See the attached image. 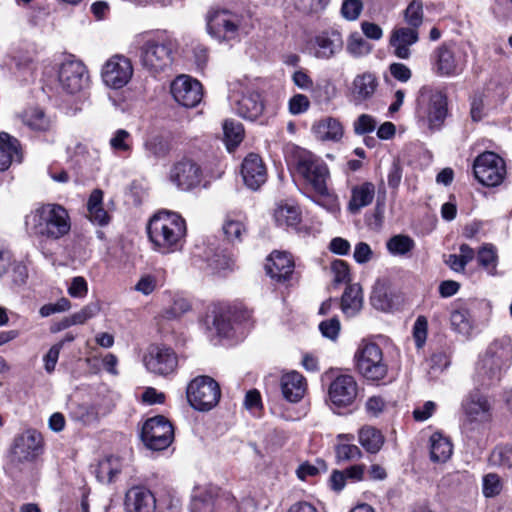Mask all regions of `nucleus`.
<instances>
[{"label": "nucleus", "mask_w": 512, "mask_h": 512, "mask_svg": "<svg viewBox=\"0 0 512 512\" xmlns=\"http://www.w3.org/2000/svg\"><path fill=\"white\" fill-rule=\"evenodd\" d=\"M143 363L150 373L167 376L175 372L178 358L171 348L154 345L147 350Z\"/></svg>", "instance_id": "a211bd4d"}, {"label": "nucleus", "mask_w": 512, "mask_h": 512, "mask_svg": "<svg viewBox=\"0 0 512 512\" xmlns=\"http://www.w3.org/2000/svg\"><path fill=\"white\" fill-rule=\"evenodd\" d=\"M389 72L391 76L401 82L406 83L412 77L411 69L404 63L401 62H393L389 65Z\"/></svg>", "instance_id": "0e129e2a"}, {"label": "nucleus", "mask_w": 512, "mask_h": 512, "mask_svg": "<svg viewBox=\"0 0 512 512\" xmlns=\"http://www.w3.org/2000/svg\"><path fill=\"white\" fill-rule=\"evenodd\" d=\"M357 371L367 380L378 382L388 373V364L381 347L369 341H361L354 354Z\"/></svg>", "instance_id": "423d86ee"}, {"label": "nucleus", "mask_w": 512, "mask_h": 512, "mask_svg": "<svg viewBox=\"0 0 512 512\" xmlns=\"http://www.w3.org/2000/svg\"><path fill=\"white\" fill-rule=\"evenodd\" d=\"M329 0H294L297 10L304 14H312L322 11Z\"/></svg>", "instance_id": "5fc2aeb1"}, {"label": "nucleus", "mask_w": 512, "mask_h": 512, "mask_svg": "<svg viewBox=\"0 0 512 512\" xmlns=\"http://www.w3.org/2000/svg\"><path fill=\"white\" fill-rule=\"evenodd\" d=\"M147 233L155 251L161 254L174 253L185 242L186 222L178 213L162 210L149 220Z\"/></svg>", "instance_id": "f257e3e1"}, {"label": "nucleus", "mask_w": 512, "mask_h": 512, "mask_svg": "<svg viewBox=\"0 0 512 512\" xmlns=\"http://www.w3.org/2000/svg\"><path fill=\"white\" fill-rule=\"evenodd\" d=\"M124 506L127 512H155L156 498L144 486H133L125 494Z\"/></svg>", "instance_id": "b1692460"}, {"label": "nucleus", "mask_w": 512, "mask_h": 512, "mask_svg": "<svg viewBox=\"0 0 512 512\" xmlns=\"http://www.w3.org/2000/svg\"><path fill=\"white\" fill-rule=\"evenodd\" d=\"M213 326L220 335H227L231 329L230 319L226 312L221 310L213 311Z\"/></svg>", "instance_id": "338daca9"}, {"label": "nucleus", "mask_w": 512, "mask_h": 512, "mask_svg": "<svg viewBox=\"0 0 512 512\" xmlns=\"http://www.w3.org/2000/svg\"><path fill=\"white\" fill-rule=\"evenodd\" d=\"M428 322L424 316H419L413 326V338L418 349H421L427 338Z\"/></svg>", "instance_id": "4d7b16f0"}, {"label": "nucleus", "mask_w": 512, "mask_h": 512, "mask_svg": "<svg viewBox=\"0 0 512 512\" xmlns=\"http://www.w3.org/2000/svg\"><path fill=\"white\" fill-rule=\"evenodd\" d=\"M204 177L202 166L194 159L184 157L173 164L169 180L181 191H191L201 185Z\"/></svg>", "instance_id": "ddd939ff"}, {"label": "nucleus", "mask_w": 512, "mask_h": 512, "mask_svg": "<svg viewBox=\"0 0 512 512\" xmlns=\"http://www.w3.org/2000/svg\"><path fill=\"white\" fill-rule=\"evenodd\" d=\"M336 459L338 462L357 460L362 457L358 446L348 443H340L335 447Z\"/></svg>", "instance_id": "8fccbe9b"}, {"label": "nucleus", "mask_w": 512, "mask_h": 512, "mask_svg": "<svg viewBox=\"0 0 512 512\" xmlns=\"http://www.w3.org/2000/svg\"><path fill=\"white\" fill-rule=\"evenodd\" d=\"M327 471V465L323 460H317L316 464L308 462L301 464L296 473L301 480H306L308 477H313L321 472Z\"/></svg>", "instance_id": "3c124183"}, {"label": "nucleus", "mask_w": 512, "mask_h": 512, "mask_svg": "<svg viewBox=\"0 0 512 512\" xmlns=\"http://www.w3.org/2000/svg\"><path fill=\"white\" fill-rule=\"evenodd\" d=\"M222 230L226 239L232 244L241 243L247 235V228L245 224L240 220L231 218L230 216H227L224 220Z\"/></svg>", "instance_id": "79ce46f5"}, {"label": "nucleus", "mask_w": 512, "mask_h": 512, "mask_svg": "<svg viewBox=\"0 0 512 512\" xmlns=\"http://www.w3.org/2000/svg\"><path fill=\"white\" fill-rule=\"evenodd\" d=\"M362 289L358 284L346 287L341 298V309L347 317L355 316L362 308Z\"/></svg>", "instance_id": "72a5a7b5"}, {"label": "nucleus", "mask_w": 512, "mask_h": 512, "mask_svg": "<svg viewBox=\"0 0 512 512\" xmlns=\"http://www.w3.org/2000/svg\"><path fill=\"white\" fill-rule=\"evenodd\" d=\"M273 218L278 227L296 229L301 222V211L294 204L281 203L275 208Z\"/></svg>", "instance_id": "473e14b6"}, {"label": "nucleus", "mask_w": 512, "mask_h": 512, "mask_svg": "<svg viewBox=\"0 0 512 512\" xmlns=\"http://www.w3.org/2000/svg\"><path fill=\"white\" fill-rule=\"evenodd\" d=\"M35 234L48 239L58 240L67 235L71 229L67 210L59 204H44L35 209L28 217Z\"/></svg>", "instance_id": "7ed1b4c3"}, {"label": "nucleus", "mask_w": 512, "mask_h": 512, "mask_svg": "<svg viewBox=\"0 0 512 512\" xmlns=\"http://www.w3.org/2000/svg\"><path fill=\"white\" fill-rule=\"evenodd\" d=\"M219 508H226L229 512H240L234 496L229 492L220 491L216 486L197 487L193 491L191 512H215Z\"/></svg>", "instance_id": "6e6552de"}, {"label": "nucleus", "mask_w": 512, "mask_h": 512, "mask_svg": "<svg viewBox=\"0 0 512 512\" xmlns=\"http://www.w3.org/2000/svg\"><path fill=\"white\" fill-rule=\"evenodd\" d=\"M122 464L119 457L109 456L99 461L95 470L96 478L101 483H110L120 473Z\"/></svg>", "instance_id": "c9c22d12"}, {"label": "nucleus", "mask_w": 512, "mask_h": 512, "mask_svg": "<svg viewBox=\"0 0 512 512\" xmlns=\"http://www.w3.org/2000/svg\"><path fill=\"white\" fill-rule=\"evenodd\" d=\"M13 162H21L19 141L6 132L0 133V171L7 170Z\"/></svg>", "instance_id": "7c9ffc66"}, {"label": "nucleus", "mask_w": 512, "mask_h": 512, "mask_svg": "<svg viewBox=\"0 0 512 512\" xmlns=\"http://www.w3.org/2000/svg\"><path fill=\"white\" fill-rule=\"evenodd\" d=\"M430 458L433 462H445L452 454V444L442 435L435 433L430 438Z\"/></svg>", "instance_id": "4c0bfd02"}, {"label": "nucleus", "mask_w": 512, "mask_h": 512, "mask_svg": "<svg viewBox=\"0 0 512 512\" xmlns=\"http://www.w3.org/2000/svg\"><path fill=\"white\" fill-rule=\"evenodd\" d=\"M343 38L337 30H325L311 41V50L315 58L328 60L335 57L343 48Z\"/></svg>", "instance_id": "4be33fe9"}, {"label": "nucleus", "mask_w": 512, "mask_h": 512, "mask_svg": "<svg viewBox=\"0 0 512 512\" xmlns=\"http://www.w3.org/2000/svg\"><path fill=\"white\" fill-rule=\"evenodd\" d=\"M319 329L324 337L335 340L338 337L340 331V322L337 318L334 317L321 322Z\"/></svg>", "instance_id": "774afa93"}, {"label": "nucleus", "mask_w": 512, "mask_h": 512, "mask_svg": "<svg viewBox=\"0 0 512 512\" xmlns=\"http://www.w3.org/2000/svg\"><path fill=\"white\" fill-rule=\"evenodd\" d=\"M314 137L322 142H338L342 139L344 128L334 117H324L315 121L311 127Z\"/></svg>", "instance_id": "bb28decb"}, {"label": "nucleus", "mask_w": 512, "mask_h": 512, "mask_svg": "<svg viewBox=\"0 0 512 512\" xmlns=\"http://www.w3.org/2000/svg\"><path fill=\"white\" fill-rule=\"evenodd\" d=\"M240 24V17L227 9L211 7L206 14V30L218 42L236 39Z\"/></svg>", "instance_id": "1a4fd4ad"}, {"label": "nucleus", "mask_w": 512, "mask_h": 512, "mask_svg": "<svg viewBox=\"0 0 512 512\" xmlns=\"http://www.w3.org/2000/svg\"><path fill=\"white\" fill-rule=\"evenodd\" d=\"M358 440L369 453H377L384 444L382 433L372 426H364L359 430Z\"/></svg>", "instance_id": "e433bc0d"}, {"label": "nucleus", "mask_w": 512, "mask_h": 512, "mask_svg": "<svg viewBox=\"0 0 512 512\" xmlns=\"http://www.w3.org/2000/svg\"><path fill=\"white\" fill-rule=\"evenodd\" d=\"M267 274L278 282L288 280L294 271V262L286 252H273L266 263Z\"/></svg>", "instance_id": "a878e982"}, {"label": "nucleus", "mask_w": 512, "mask_h": 512, "mask_svg": "<svg viewBox=\"0 0 512 512\" xmlns=\"http://www.w3.org/2000/svg\"><path fill=\"white\" fill-rule=\"evenodd\" d=\"M310 107V101L304 94H295L288 101V110L292 115L305 113Z\"/></svg>", "instance_id": "bf43d9fd"}, {"label": "nucleus", "mask_w": 512, "mask_h": 512, "mask_svg": "<svg viewBox=\"0 0 512 512\" xmlns=\"http://www.w3.org/2000/svg\"><path fill=\"white\" fill-rule=\"evenodd\" d=\"M386 248L393 256H406L415 248V241L408 235L398 234L387 241Z\"/></svg>", "instance_id": "a19ab883"}, {"label": "nucleus", "mask_w": 512, "mask_h": 512, "mask_svg": "<svg viewBox=\"0 0 512 512\" xmlns=\"http://www.w3.org/2000/svg\"><path fill=\"white\" fill-rule=\"evenodd\" d=\"M358 385L349 374H339L328 387V399L336 407L350 406L356 399Z\"/></svg>", "instance_id": "6ab92c4d"}, {"label": "nucleus", "mask_w": 512, "mask_h": 512, "mask_svg": "<svg viewBox=\"0 0 512 512\" xmlns=\"http://www.w3.org/2000/svg\"><path fill=\"white\" fill-rule=\"evenodd\" d=\"M102 201L103 192L99 189H95L90 194L87 202L88 217L93 223L99 226H105L110 221L108 213L102 206Z\"/></svg>", "instance_id": "f704fd0d"}, {"label": "nucleus", "mask_w": 512, "mask_h": 512, "mask_svg": "<svg viewBox=\"0 0 512 512\" xmlns=\"http://www.w3.org/2000/svg\"><path fill=\"white\" fill-rule=\"evenodd\" d=\"M224 138L227 147L237 146L244 137V129L240 122L234 120H225L223 123Z\"/></svg>", "instance_id": "a18cd8bd"}, {"label": "nucleus", "mask_w": 512, "mask_h": 512, "mask_svg": "<svg viewBox=\"0 0 512 512\" xmlns=\"http://www.w3.org/2000/svg\"><path fill=\"white\" fill-rule=\"evenodd\" d=\"M88 293V284L84 277L76 276L72 278L68 287V294L74 298H84Z\"/></svg>", "instance_id": "69168bd1"}, {"label": "nucleus", "mask_w": 512, "mask_h": 512, "mask_svg": "<svg viewBox=\"0 0 512 512\" xmlns=\"http://www.w3.org/2000/svg\"><path fill=\"white\" fill-rule=\"evenodd\" d=\"M141 437L145 445L152 450H164L174 439L172 424L164 416H155L146 420Z\"/></svg>", "instance_id": "4468645a"}, {"label": "nucleus", "mask_w": 512, "mask_h": 512, "mask_svg": "<svg viewBox=\"0 0 512 512\" xmlns=\"http://www.w3.org/2000/svg\"><path fill=\"white\" fill-rule=\"evenodd\" d=\"M134 68L131 60L123 55H113L102 67L101 77L104 84L111 89H121L131 80Z\"/></svg>", "instance_id": "2eb2a0df"}, {"label": "nucleus", "mask_w": 512, "mask_h": 512, "mask_svg": "<svg viewBox=\"0 0 512 512\" xmlns=\"http://www.w3.org/2000/svg\"><path fill=\"white\" fill-rule=\"evenodd\" d=\"M375 197V185L371 182H363L351 190V198L348 209L352 213H358L362 208L370 205Z\"/></svg>", "instance_id": "2f4dec72"}, {"label": "nucleus", "mask_w": 512, "mask_h": 512, "mask_svg": "<svg viewBox=\"0 0 512 512\" xmlns=\"http://www.w3.org/2000/svg\"><path fill=\"white\" fill-rule=\"evenodd\" d=\"M236 113L247 120L258 119L264 111V103L261 95L256 91H247L235 106Z\"/></svg>", "instance_id": "c85d7f7f"}, {"label": "nucleus", "mask_w": 512, "mask_h": 512, "mask_svg": "<svg viewBox=\"0 0 512 512\" xmlns=\"http://www.w3.org/2000/svg\"><path fill=\"white\" fill-rule=\"evenodd\" d=\"M221 395L218 383L209 376H198L187 387V399L199 411H208L219 401Z\"/></svg>", "instance_id": "f8f14e48"}, {"label": "nucleus", "mask_w": 512, "mask_h": 512, "mask_svg": "<svg viewBox=\"0 0 512 512\" xmlns=\"http://www.w3.org/2000/svg\"><path fill=\"white\" fill-rule=\"evenodd\" d=\"M451 328L458 334L469 337L473 330L471 316L467 310H455L450 315Z\"/></svg>", "instance_id": "37998d69"}, {"label": "nucleus", "mask_w": 512, "mask_h": 512, "mask_svg": "<svg viewBox=\"0 0 512 512\" xmlns=\"http://www.w3.org/2000/svg\"><path fill=\"white\" fill-rule=\"evenodd\" d=\"M377 122L368 114H361L353 123L354 132L364 135L375 130Z\"/></svg>", "instance_id": "13d9d810"}, {"label": "nucleus", "mask_w": 512, "mask_h": 512, "mask_svg": "<svg viewBox=\"0 0 512 512\" xmlns=\"http://www.w3.org/2000/svg\"><path fill=\"white\" fill-rule=\"evenodd\" d=\"M463 425L474 429L475 425L486 423L491 418V405L479 390L468 393L462 400Z\"/></svg>", "instance_id": "dca6fc26"}, {"label": "nucleus", "mask_w": 512, "mask_h": 512, "mask_svg": "<svg viewBox=\"0 0 512 512\" xmlns=\"http://www.w3.org/2000/svg\"><path fill=\"white\" fill-rule=\"evenodd\" d=\"M100 311L98 303H89L85 305L80 311L71 315L72 323L75 325L84 324L89 319L95 317Z\"/></svg>", "instance_id": "6e6d98bb"}, {"label": "nucleus", "mask_w": 512, "mask_h": 512, "mask_svg": "<svg viewBox=\"0 0 512 512\" xmlns=\"http://www.w3.org/2000/svg\"><path fill=\"white\" fill-rule=\"evenodd\" d=\"M378 87V79L374 73L364 72L354 77L350 92L356 103H361L373 97Z\"/></svg>", "instance_id": "cd10ccee"}, {"label": "nucleus", "mask_w": 512, "mask_h": 512, "mask_svg": "<svg viewBox=\"0 0 512 512\" xmlns=\"http://www.w3.org/2000/svg\"><path fill=\"white\" fill-rule=\"evenodd\" d=\"M190 310V303L184 298H175L172 305L165 310L166 319H175Z\"/></svg>", "instance_id": "680f3d73"}, {"label": "nucleus", "mask_w": 512, "mask_h": 512, "mask_svg": "<svg viewBox=\"0 0 512 512\" xmlns=\"http://www.w3.org/2000/svg\"><path fill=\"white\" fill-rule=\"evenodd\" d=\"M476 180L487 187L501 185L506 177V163L502 157L492 151L478 155L473 162Z\"/></svg>", "instance_id": "9d476101"}, {"label": "nucleus", "mask_w": 512, "mask_h": 512, "mask_svg": "<svg viewBox=\"0 0 512 512\" xmlns=\"http://www.w3.org/2000/svg\"><path fill=\"white\" fill-rule=\"evenodd\" d=\"M25 123L34 130H44L48 126L43 111L39 109H33L30 113H27L25 115Z\"/></svg>", "instance_id": "e2e57ef3"}, {"label": "nucleus", "mask_w": 512, "mask_h": 512, "mask_svg": "<svg viewBox=\"0 0 512 512\" xmlns=\"http://www.w3.org/2000/svg\"><path fill=\"white\" fill-rule=\"evenodd\" d=\"M241 174L245 185L252 190L259 189L267 180L266 167L261 157L254 153L243 160Z\"/></svg>", "instance_id": "5701e85b"}, {"label": "nucleus", "mask_w": 512, "mask_h": 512, "mask_svg": "<svg viewBox=\"0 0 512 512\" xmlns=\"http://www.w3.org/2000/svg\"><path fill=\"white\" fill-rule=\"evenodd\" d=\"M489 463L497 467H512V447L507 445L495 447L489 456Z\"/></svg>", "instance_id": "49530a36"}, {"label": "nucleus", "mask_w": 512, "mask_h": 512, "mask_svg": "<svg viewBox=\"0 0 512 512\" xmlns=\"http://www.w3.org/2000/svg\"><path fill=\"white\" fill-rule=\"evenodd\" d=\"M477 260L490 275L496 274L497 254L493 246H484L479 250Z\"/></svg>", "instance_id": "09e8293b"}, {"label": "nucleus", "mask_w": 512, "mask_h": 512, "mask_svg": "<svg viewBox=\"0 0 512 512\" xmlns=\"http://www.w3.org/2000/svg\"><path fill=\"white\" fill-rule=\"evenodd\" d=\"M172 40L161 36H143L139 47V60L142 67L156 75L164 72L172 63Z\"/></svg>", "instance_id": "39448f33"}, {"label": "nucleus", "mask_w": 512, "mask_h": 512, "mask_svg": "<svg viewBox=\"0 0 512 512\" xmlns=\"http://www.w3.org/2000/svg\"><path fill=\"white\" fill-rule=\"evenodd\" d=\"M502 490L500 477L495 473H489L483 477V494L485 497H494Z\"/></svg>", "instance_id": "864d4df0"}, {"label": "nucleus", "mask_w": 512, "mask_h": 512, "mask_svg": "<svg viewBox=\"0 0 512 512\" xmlns=\"http://www.w3.org/2000/svg\"><path fill=\"white\" fill-rule=\"evenodd\" d=\"M363 10L361 0H344L341 6V15L348 21H355L359 18Z\"/></svg>", "instance_id": "603ef678"}, {"label": "nucleus", "mask_w": 512, "mask_h": 512, "mask_svg": "<svg viewBox=\"0 0 512 512\" xmlns=\"http://www.w3.org/2000/svg\"><path fill=\"white\" fill-rule=\"evenodd\" d=\"M42 437L33 429L24 431L14 440L12 447L13 460L19 463L33 461L41 452Z\"/></svg>", "instance_id": "aec40b11"}, {"label": "nucleus", "mask_w": 512, "mask_h": 512, "mask_svg": "<svg viewBox=\"0 0 512 512\" xmlns=\"http://www.w3.org/2000/svg\"><path fill=\"white\" fill-rule=\"evenodd\" d=\"M512 364V339L508 336L495 339L488 346L481 361V369L488 380L498 382Z\"/></svg>", "instance_id": "0eeeda50"}, {"label": "nucleus", "mask_w": 512, "mask_h": 512, "mask_svg": "<svg viewBox=\"0 0 512 512\" xmlns=\"http://www.w3.org/2000/svg\"><path fill=\"white\" fill-rule=\"evenodd\" d=\"M15 66L14 74L21 81L29 82L35 76L36 66L34 59L27 54H21L13 57Z\"/></svg>", "instance_id": "ea45409f"}, {"label": "nucleus", "mask_w": 512, "mask_h": 512, "mask_svg": "<svg viewBox=\"0 0 512 512\" xmlns=\"http://www.w3.org/2000/svg\"><path fill=\"white\" fill-rule=\"evenodd\" d=\"M58 84L67 94L80 93L90 85L89 71L81 60L66 58L58 69Z\"/></svg>", "instance_id": "9b49d317"}, {"label": "nucleus", "mask_w": 512, "mask_h": 512, "mask_svg": "<svg viewBox=\"0 0 512 512\" xmlns=\"http://www.w3.org/2000/svg\"><path fill=\"white\" fill-rule=\"evenodd\" d=\"M170 93L179 105L194 108L203 98V87L197 79L183 74L171 82Z\"/></svg>", "instance_id": "f3484780"}, {"label": "nucleus", "mask_w": 512, "mask_h": 512, "mask_svg": "<svg viewBox=\"0 0 512 512\" xmlns=\"http://www.w3.org/2000/svg\"><path fill=\"white\" fill-rule=\"evenodd\" d=\"M448 97L440 88L424 85L419 89L416 116L430 132L440 131L448 117Z\"/></svg>", "instance_id": "f03ea898"}, {"label": "nucleus", "mask_w": 512, "mask_h": 512, "mask_svg": "<svg viewBox=\"0 0 512 512\" xmlns=\"http://www.w3.org/2000/svg\"><path fill=\"white\" fill-rule=\"evenodd\" d=\"M70 308L71 302L67 298L62 297L55 303L43 305L39 310V314L42 317H48L55 313L68 311Z\"/></svg>", "instance_id": "052dcab7"}, {"label": "nucleus", "mask_w": 512, "mask_h": 512, "mask_svg": "<svg viewBox=\"0 0 512 512\" xmlns=\"http://www.w3.org/2000/svg\"><path fill=\"white\" fill-rule=\"evenodd\" d=\"M431 66L436 75L440 77H451L460 74L464 64L456 56L453 49L442 45L432 53Z\"/></svg>", "instance_id": "412c9836"}, {"label": "nucleus", "mask_w": 512, "mask_h": 512, "mask_svg": "<svg viewBox=\"0 0 512 512\" xmlns=\"http://www.w3.org/2000/svg\"><path fill=\"white\" fill-rule=\"evenodd\" d=\"M346 51L354 58L365 57L372 51V46L358 32L349 35Z\"/></svg>", "instance_id": "c03bdc74"}, {"label": "nucleus", "mask_w": 512, "mask_h": 512, "mask_svg": "<svg viewBox=\"0 0 512 512\" xmlns=\"http://www.w3.org/2000/svg\"><path fill=\"white\" fill-rule=\"evenodd\" d=\"M295 169L315 193L328 195L330 172L324 160L306 149H297L294 153Z\"/></svg>", "instance_id": "20e7f679"}, {"label": "nucleus", "mask_w": 512, "mask_h": 512, "mask_svg": "<svg viewBox=\"0 0 512 512\" xmlns=\"http://www.w3.org/2000/svg\"><path fill=\"white\" fill-rule=\"evenodd\" d=\"M419 40L418 29L411 27H400L392 31L390 45L394 49V55L399 59H409L411 56L410 47Z\"/></svg>", "instance_id": "393cba45"}, {"label": "nucleus", "mask_w": 512, "mask_h": 512, "mask_svg": "<svg viewBox=\"0 0 512 512\" xmlns=\"http://www.w3.org/2000/svg\"><path fill=\"white\" fill-rule=\"evenodd\" d=\"M306 387V379L297 371L285 373L281 377L282 394L289 402L300 401L306 392Z\"/></svg>", "instance_id": "c756f323"}, {"label": "nucleus", "mask_w": 512, "mask_h": 512, "mask_svg": "<svg viewBox=\"0 0 512 512\" xmlns=\"http://www.w3.org/2000/svg\"><path fill=\"white\" fill-rule=\"evenodd\" d=\"M133 139L125 129H117L109 140V146L116 155L127 157L132 151Z\"/></svg>", "instance_id": "58836bf2"}, {"label": "nucleus", "mask_w": 512, "mask_h": 512, "mask_svg": "<svg viewBox=\"0 0 512 512\" xmlns=\"http://www.w3.org/2000/svg\"><path fill=\"white\" fill-rule=\"evenodd\" d=\"M405 22L411 28L418 29L423 22V4L420 0H412L404 11Z\"/></svg>", "instance_id": "de8ad7c7"}]
</instances>
